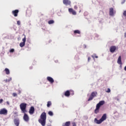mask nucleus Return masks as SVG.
Here are the masks:
<instances>
[{"label": "nucleus", "mask_w": 126, "mask_h": 126, "mask_svg": "<svg viewBox=\"0 0 126 126\" xmlns=\"http://www.w3.org/2000/svg\"><path fill=\"white\" fill-rule=\"evenodd\" d=\"M107 119V114H104L102 117L101 118L100 120H101V122H104L105 120Z\"/></svg>", "instance_id": "17"}, {"label": "nucleus", "mask_w": 126, "mask_h": 126, "mask_svg": "<svg viewBox=\"0 0 126 126\" xmlns=\"http://www.w3.org/2000/svg\"><path fill=\"white\" fill-rule=\"evenodd\" d=\"M26 107H27V104L26 103H22L20 104V107L22 113H27V110H26Z\"/></svg>", "instance_id": "3"}, {"label": "nucleus", "mask_w": 126, "mask_h": 126, "mask_svg": "<svg viewBox=\"0 0 126 126\" xmlns=\"http://www.w3.org/2000/svg\"><path fill=\"white\" fill-rule=\"evenodd\" d=\"M5 82H9L10 81H11V78L8 79H6L4 80Z\"/></svg>", "instance_id": "25"}, {"label": "nucleus", "mask_w": 126, "mask_h": 126, "mask_svg": "<svg viewBox=\"0 0 126 126\" xmlns=\"http://www.w3.org/2000/svg\"><path fill=\"white\" fill-rule=\"evenodd\" d=\"M124 69H125V70H126V66L125 67Z\"/></svg>", "instance_id": "38"}, {"label": "nucleus", "mask_w": 126, "mask_h": 126, "mask_svg": "<svg viewBox=\"0 0 126 126\" xmlns=\"http://www.w3.org/2000/svg\"><path fill=\"white\" fill-rule=\"evenodd\" d=\"M90 60H91V58L88 57V62H90Z\"/></svg>", "instance_id": "33"}, {"label": "nucleus", "mask_w": 126, "mask_h": 126, "mask_svg": "<svg viewBox=\"0 0 126 126\" xmlns=\"http://www.w3.org/2000/svg\"><path fill=\"white\" fill-rule=\"evenodd\" d=\"M69 13H71L73 15H76V12L73 9L70 8L68 9Z\"/></svg>", "instance_id": "13"}, {"label": "nucleus", "mask_w": 126, "mask_h": 126, "mask_svg": "<svg viewBox=\"0 0 126 126\" xmlns=\"http://www.w3.org/2000/svg\"><path fill=\"white\" fill-rule=\"evenodd\" d=\"M109 15H111V16H113V15H114V8H110L109 9Z\"/></svg>", "instance_id": "19"}, {"label": "nucleus", "mask_w": 126, "mask_h": 126, "mask_svg": "<svg viewBox=\"0 0 126 126\" xmlns=\"http://www.w3.org/2000/svg\"><path fill=\"white\" fill-rule=\"evenodd\" d=\"M124 37H125V38H126V32H125V33H124Z\"/></svg>", "instance_id": "36"}, {"label": "nucleus", "mask_w": 126, "mask_h": 126, "mask_svg": "<svg viewBox=\"0 0 126 126\" xmlns=\"http://www.w3.org/2000/svg\"><path fill=\"white\" fill-rule=\"evenodd\" d=\"M3 101V99H0V104L1 103H2Z\"/></svg>", "instance_id": "34"}, {"label": "nucleus", "mask_w": 126, "mask_h": 126, "mask_svg": "<svg viewBox=\"0 0 126 126\" xmlns=\"http://www.w3.org/2000/svg\"><path fill=\"white\" fill-rule=\"evenodd\" d=\"M63 3L65 5H70L71 2L69 0H63Z\"/></svg>", "instance_id": "9"}, {"label": "nucleus", "mask_w": 126, "mask_h": 126, "mask_svg": "<svg viewBox=\"0 0 126 126\" xmlns=\"http://www.w3.org/2000/svg\"><path fill=\"white\" fill-rule=\"evenodd\" d=\"M117 63L118 64H123V63H122V57L121 56H120L118 59Z\"/></svg>", "instance_id": "18"}, {"label": "nucleus", "mask_w": 126, "mask_h": 126, "mask_svg": "<svg viewBox=\"0 0 126 126\" xmlns=\"http://www.w3.org/2000/svg\"><path fill=\"white\" fill-rule=\"evenodd\" d=\"M23 36H24V38L22 39L23 42L20 43V47H21V48H22L25 46V43L26 42V35L23 34Z\"/></svg>", "instance_id": "5"}, {"label": "nucleus", "mask_w": 126, "mask_h": 126, "mask_svg": "<svg viewBox=\"0 0 126 126\" xmlns=\"http://www.w3.org/2000/svg\"><path fill=\"white\" fill-rule=\"evenodd\" d=\"M104 104H105V101L101 100L96 104V108L94 110V114H98V113H99V111H100V108L101 107V106H103Z\"/></svg>", "instance_id": "2"}, {"label": "nucleus", "mask_w": 126, "mask_h": 126, "mask_svg": "<svg viewBox=\"0 0 126 126\" xmlns=\"http://www.w3.org/2000/svg\"><path fill=\"white\" fill-rule=\"evenodd\" d=\"M4 71L6 73V74L8 75L9 73H10V72L9 71V69L7 68H5L4 69Z\"/></svg>", "instance_id": "21"}, {"label": "nucleus", "mask_w": 126, "mask_h": 126, "mask_svg": "<svg viewBox=\"0 0 126 126\" xmlns=\"http://www.w3.org/2000/svg\"><path fill=\"white\" fill-rule=\"evenodd\" d=\"M50 106H52V102L48 101L47 106L48 108H50Z\"/></svg>", "instance_id": "23"}, {"label": "nucleus", "mask_w": 126, "mask_h": 126, "mask_svg": "<svg viewBox=\"0 0 126 126\" xmlns=\"http://www.w3.org/2000/svg\"><path fill=\"white\" fill-rule=\"evenodd\" d=\"M116 50H117V47L115 46H112L110 48V52L111 53H115Z\"/></svg>", "instance_id": "11"}, {"label": "nucleus", "mask_w": 126, "mask_h": 126, "mask_svg": "<svg viewBox=\"0 0 126 126\" xmlns=\"http://www.w3.org/2000/svg\"><path fill=\"white\" fill-rule=\"evenodd\" d=\"M106 92H107V93H110V92H111V89H110V88H108Z\"/></svg>", "instance_id": "30"}, {"label": "nucleus", "mask_w": 126, "mask_h": 126, "mask_svg": "<svg viewBox=\"0 0 126 126\" xmlns=\"http://www.w3.org/2000/svg\"><path fill=\"white\" fill-rule=\"evenodd\" d=\"M17 24H18V25H20V21H18L17 22Z\"/></svg>", "instance_id": "32"}, {"label": "nucleus", "mask_w": 126, "mask_h": 126, "mask_svg": "<svg viewBox=\"0 0 126 126\" xmlns=\"http://www.w3.org/2000/svg\"><path fill=\"white\" fill-rule=\"evenodd\" d=\"M70 92H72V95H73L74 94V93H73V91H66V92H65L64 93V96H65L66 97H69V96H70Z\"/></svg>", "instance_id": "7"}, {"label": "nucleus", "mask_w": 126, "mask_h": 126, "mask_svg": "<svg viewBox=\"0 0 126 126\" xmlns=\"http://www.w3.org/2000/svg\"><path fill=\"white\" fill-rule=\"evenodd\" d=\"M18 12H19V10L18 9H16L12 11V13L15 17H17V16H18Z\"/></svg>", "instance_id": "8"}, {"label": "nucleus", "mask_w": 126, "mask_h": 126, "mask_svg": "<svg viewBox=\"0 0 126 126\" xmlns=\"http://www.w3.org/2000/svg\"><path fill=\"white\" fill-rule=\"evenodd\" d=\"M19 94H20V93H21V91H19Z\"/></svg>", "instance_id": "39"}, {"label": "nucleus", "mask_w": 126, "mask_h": 126, "mask_svg": "<svg viewBox=\"0 0 126 126\" xmlns=\"http://www.w3.org/2000/svg\"><path fill=\"white\" fill-rule=\"evenodd\" d=\"M74 8L75 9H77V6H76V5L74 6Z\"/></svg>", "instance_id": "35"}, {"label": "nucleus", "mask_w": 126, "mask_h": 126, "mask_svg": "<svg viewBox=\"0 0 126 126\" xmlns=\"http://www.w3.org/2000/svg\"><path fill=\"white\" fill-rule=\"evenodd\" d=\"M0 115H7V110L5 108L1 109L0 110Z\"/></svg>", "instance_id": "6"}, {"label": "nucleus", "mask_w": 126, "mask_h": 126, "mask_svg": "<svg viewBox=\"0 0 126 126\" xmlns=\"http://www.w3.org/2000/svg\"><path fill=\"white\" fill-rule=\"evenodd\" d=\"M10 53H14V49H11L9 51Z\"/></svg>", "instance_id": "28"}, {"label": "nucleus", "mask_w": 126, "mask_h": 126, "mask_svg": "<svg viewBox=\"0 0 126 126\" xmlns=\"http://www.w3.org/2000/svg\"><path fill=\"white\" fill-rule=\"evenodd\" d=\"M48 24H54V23H55V21L53 20H51L50 21H48Z\"/></svg>", "instance_id": "24"}, {"label": "nucleus", "mask_w": 126, "mask_h": 126, "mask_svg": "<svg viewBox=\"0 0 126 126\" xmlns=\"http://www.w3.org/2000/svg\"><path fill=\"white\" fill-rule=\"evenodd\" d=\"M14 123L16 126H19V124H20V121L19 119L16 118L14 120Z\"/></svg>", "instance_id": "12"}, {"label": "nucleus", "mask_w": 126, "mask_h": 126, "mask_svg": "<svg viewBox=\"0 0 126 126\" xmlns=\"http://www.w3.org/2000/svg\"><path fill=\"white\" fill-rule=\"evenodd\" d=\"M80 31L79 30H75L74 31V34L75 35L76 34H81Z\"/></svg>", "instance_id": "22"}, {"label": "nucleus", "mask_w": 126, "mask_h": 126, "mask_svg": "<svg viewBox=\"0 0 126 126\" xmlns=\"http://www.w3.org/2000/svg\"><path fill=\"white\" fill-rule=\"evenodd\" d=\"M34 112H35V108H34V107L32 106L31 107V108L29 110V113L31 114H34Z\"/></svg>", "instance_id": "16"}, {"label": "nucleus", "mask_w": 126, "mask_h": 126, "mask_svg": "<svg viewBox=\"0 0 126 126\" xmlns=\"http://www.w3.org/2000/svg\"><path fill=\"white\" fill-rule=\"evenodd\" d=\"M6 103L7 104V105H9V102L7 101V102H6Z\"/></svg>", "instance_id": "37"}, {"label": "nucleus", "mask_w": 126, "mask_h": 126, "mask_svg": "<svg viewBox=\"0 0 126 126\" xmlns=\"http://www.w3.org/2000/svg\"><path fill=\"white\" fill-rule=\"evenodd\" d=\"M122 3H125V1H124L123 2H122Z\"/></svg>", "instance_id": "40"}, {"label": "nucleus", "mask_w": 126, "mask_h": 126, "mask_svg": "<svg viewBox=\"0 0 126 126\" xmlns=\"http://www.w3.org/2000/svg\"><path fill=\"white\" fill-rule=\"evenodd\" d=\"M97 95H98V93H97V92H93L90 95V97L89 98V99H88V101H92V100H93V98H95V97L97 96Z\"/></svg>", "instance_id": "4"}, {"label": "nucleus", "mask_w": 126, "mask_h": 126, "mask_svg": "<svg viewBox=\"0 0 126 126\" xmlns=\"http://www.w3.org/2000/svg\"><path fill=\"white\" fill-rule=\"evenodd\" d=\"M48 115H49V116H53L54 115V113H53V112L52 111H49L48 112Z\"/></svg>", "instance_id": "26"}, {"label": "nucleus", "mask_w": 126, "mask_h": 126, "mask_svg": "<svg viewBox=\"0 0 126 126\" xmlns=\"http://www.w3.org/2000/svg\"><path fill=\"white\" fill-rule=\"evenodd\" d=\"M94 123H95V124H97V125H100V124H102V121L101 119L98 120L97 118L94 119Z\"/></svg>", "instance_id": "15"}, {"label": "nucleus", "mask_w": 126, "mask_h": 126, "mask_svg": "<svg viewBox=\"0 0 126 126\" xmlns=\"http://www.w3.org/2000/svg\"><path fill=\"white\" fill-rule=\"evenodd\" d=\"M12 96H13V97H17V94L15 93H13L12 94Z\"/></svg>", "instance_id": "27"}, {"label": "nucleus", "mask_w": 126, "mask_h": 126, "mask_svg": "<svg viewBox=\"0 0 126 126\" xmlns=\"http://www.w3.org/2000/svg\"><path fill=\"white\" fill-rule=\"evenodd\" d=\"M47 80H48V81L50 82V83H54V82H55L54 79H53V78H52L51 77H47Z\"/></svg>", "instance_id": "14"}, {"label": "nucleus", "mask_w": 126, "mask_h": 126, "mask_svg": "<svg viewBox=\"0 0 126 126\" xmlns=\"http://www.w3.org/2000/svg\"><path fill=\"white\" fill-rule=\"evenodd\" d=\"M46 120H47V114L46 112H43L40 115V119L38 120L39 124H41V126H46Z\"/></svg>", "instance_id": "1"}, {"label": "nucleus", "mask_w": 126, "mask_h": 126, "mask_svg": "<svg viewBox=\"0 0 126 126\" xmlns=\"http://www.w3.org/2000/svg\"><path fill=\"white\" fill-rule=\"evenodd\" d=\"M23 119L25 122H29V116L26 113L24 114Z\"/></svg>", "instance_id": "10"}, {"label": "nucleus", "mask_w": 126, "mask_h": 126, "mask_svg": "<svg viewBox=\"0 0 126 126\" xmlns=\"http://www.w3.org/2000/svg\"><path fill=\"white\" fill-rule=\"evenodd\" d=\"M72 126H76V123L75 122L72 123Z\"/></svg>", "instance_id": "31"}, {"label": "nucleus", "mask_w": 126, "mask_h": 126, "mask_svg": "<svg viewBox=\"0 0 126 126\" xmlns=\"http://www.w3.org/2000/svg\"><path fill=\"white\" fill-rule=\"evenodd\" d=\"M92 57L93 58V59H95H95H98V56H97L96 55H95V56L92 55Z\"/></svg>", "instance_id": "29"}, {"label": "nucleus", "mask_w": 126, "mask_h": 126, "mask_svg": "<svg viewBox=\"0 0 126 126\" xmlns=\"http://www.w3.org/2000/svg\"><path fill=\"white\" fill-rule=\"evenodd\" d=\"M70 126V121H68L63 125V126Z\"/></svg>", "instance_id": "20"}]
</instances>
